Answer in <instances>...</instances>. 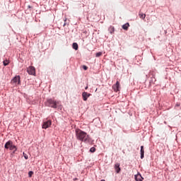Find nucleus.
<instances>
[{
	"mask_svg": "<svg viewBox=\"0 0 181 181\" xmlns=\"http://www.w3.org/2000/svg\"><path fill=\"white\" fill-rule=\"evenodd\" d=\"M76 135L77 139L79 141H81L82 142H90V136H88L87 133L83 132L81 129H76Z\"/></svg>",
	"mask_w": 181,
	"mask_h": 181,
	"instance_id": "nucleus-1",
	"label": "nucleus"
},
{
	"mask_svg": "<svg viewBox=\"0 0 181 181\" xmlns=\"http://www.w3.org/2000/svg\"><path fill=\"white\" fill-rule=\"evenodd\" d=\"M57 105H59V102H56V100L49 99L47 101V106L51 107V108H57Z\"/></svg>",
	"mask_w": 181,
	"mask_h": 181,
	"instance_id": "nucleus-2",
	"label": "nucleus"
},
{
	"mask_svg": "<svg viewBox=\"0 0 181 181\" xmlns=\"http://www.w3.org/2000/svg\"><path fill=\"white\" fill-rule=\"evenodd\" d=\"M51 126H52V120H47V121L43 122L42 129H47V128H49V127H51Z\"/></svg>",
	"mask_w": 181,
	"mask_h": 181,
	"instance_id": "nucleus-3",
	"label": "nucleus"
},
{
	"mask_svg": "<svg viewBox=\"0 0 181 181\" xmlns=\"http://www.w3.org/2000/svg\"><path fill=\"white\" fill-rule=\"evenodd\" d=\"M27 71L28 73V74H30V76H35V73H36V70L35 69V67L33 66H30L28 68Z\"/></svg>",
	"mask_w": 181,
	"mask_h": 181,
	"instance_id": "nucleus-4",
	"label": "nucleus"
},
{
	"mask_svg": "<svg viewBox=\"0 0 181 181\" xmlns=\"http://www.w3.org/2000/svg\"><path fill=\"white\" fill-rule=\"evenodd\" d=\"M12 84H21V76H17L13 78V79L11 81Z\"/></svg>",
	"mask_w": 181,
	"mask_h": 181,
	"instance_id": "nucleus-5",
	"label": "nucleus"
},
{
	"mask_svg": "<svg viewBox=\"0 0 181 181\" xmlns=\"http://www.w3.org/2000/svg\"><path fill=\"white\" fill-rule=\"evenodd\" d=\"M112 89L115 93H118L119 91V81H117L116 84L112 86Z\"/></svg>",
	"mask_w": 181,
	"mask_h": 181,
	"instance_id": "nucleus-6",
	"label": "nucleus"
},
{
	"mask_svg": "<svg viewBox=\"0 0 181 181\" xmlns=\"http://www.w3.org/2000/svg\"><path fill=\"white\" fill-rule=\"evenodd\" d=\"M12 145H13V142H12V141L9 140L8 141H7L5 144L4 148H5V149H10L11 147L12 146Z\"/></svg>",
	"mask_w": 181,
	"mask_h": 181,
	"instance_id": "nucleus-7",
	"label": "nucleus"
},
{
	"mask_svg": "<svg viewBox=\"0 0 181 181\" xmlns=\"http://www.w3.org/2000/svg\"><path fill=\"white\" fill-rule=\"evenodd\" d=\"M91 95V93H88L87 92H83L82 93V97H83V101H87V99L88 98V97H90Z\"/></svg>",
	"mask_w": 181,
	"mask_h": 181,
	"instance_id": "nucleus-8",
	"label": "nucleus"
},
{
	"mask_svg": "<svg viewBox=\"0 0 181 181\" xmlns=\"http://www.w3.org/2000/svg\"><path fill=\"white\" fill-rule=\"evenodd\" d=\"M134 179L136 181H142L144 180V177H142V175H141V173H138L137 175H134Z\"/></svg>",
	"mask_w": 181,
	"mask_h": 181,
	"instance_id": "nucleus-9",
	"label": "nucleus"
},
{
	"mask_svg": "<svg viewBox=\"0 0 181 181\" xmlns=\"http://www.w3.org/2000/svg\"><path fill=\"white\" fill-rule=\"evenodd\" d=\"M115 170L117 173H119V172H121V168H119V163H117L115 165Z\"/></svg>",
	"mask_w": 181,
	"mask_h": 181,
	"instance_id": "nucleus-10",
	"label": "nucleus"
},
{
	"mask_svg": "<svg viewBox=\"0 0 181 181\" xmlns=\"http://www.w3.org/2000/svg\"><path fill=\"white\" fill-rule=\"evenodd\" d=\"M141 159H144V155L145 153V151L144 150V146H141Z\"/></svg>",
	"mask_w": 181,
	"mask_h": 181,
	"instance_id": "nucleus-11",
	"label": "nucleus"
},
{
	"mask_svg": "<svg viewBox=\"0 0 181 181\" xmlns=\"http://www.w3.org/2000/svg\"><path fill=\"white\" fill-rule=\"evenodd\" d=\"M129 28V23H125L124 25H122V29L124 30H128V28Z\"/></svg>",
	"mask_w": 181,
	"mask_h": 181,
	"instance_id": "nucleus-12",
	"label": "nucleus"
},
{
	"mask_svg": "<svg viewBox=\"0 0 181 181\" xmlns=\"http://www.w3.org/2000/svg\"><path fill=\"white\" fill-rule=\"evenodd\" d=\"M72 47L73 49H74V50H78V44H77L76 42H74L72 45Z\"/></svg>",
	"mask_w": 181,
	"mask_h": 181,
	"instance_id": "nucleus-13",
	"label": "nucleus"
},
{
	"mask_svg": "<svg viewBox=\"0 0 181 181\" xmlns=\"http://www.w3.org/2000/svg\"><path fill=\"white\" fill-rule=\"evenodd\" d=\"M17 149L16 146L13 144L10 147V151H13V153L16 152Z\"/></svg>",
	"mask_w": 181,
	"mask_h": 181,
	"instance_id": "nucleus-14",
	"label": "nucleus"
},
{
	"mask_svg": "<svg viewBox=\"0 0 181 181\" xmlns=\"http://www.w3.org/2000/svg\"><path fill=\"white\" fill-rule=\"evenodd\" d=\"M139 16L141 19H145L146 17V14H144L143 13H139Z\"/></svg>",
	"mask_w": 181,
	"mask_h": 181,
	"instance_id": "nucleus-15",
	"label": "nucleus"
},
{
	"mask_svg": "<svg viewBox=\"0 0 181 181\" xmlns=\"http://www.w3.org/2000/svg\"><path fill=\"white\" fill-rule=\"evenodd\" d=\"M3 64L4 66H8V64H9V60L6 59L3 62Z\"/></svg>",
	"mask_w": 181,
	"mask_h": 181,
	"instance_id": "nucleus-16",
	"label": "nucleus"
},
{
	"mask_svg": "<svg viewBox=\"0 0 181 181\" xmlns=\"http://www.w3.org/2000/svg\"><path fill=\"white\" fill-rule=\"evenodd\" d=\"M96 57H100V56H103V52H98L96 53Z\"/></svg>",
	"mask_w": 181,
	"mask_h": 181,
	"instance_id": "nucleus-17",
	"label": "nucleus"
},
{
	"mask_svg": "<svg viewBox=\"0 0 181 181\" xmlns=\"http://www.w3.org/2000/svg\"><path fill=\"white\" fill-rule=\"evenodd\" d=\"M90 152H92V153L95 152V148H94V147L90 148Z\"/></svg>",
	"mask_w": 181,
	"mask_h": 181,
	"instance_id": "nucleus-18",
	"label": "nucleus"
},
{
	"mask_svg": "<svg viewBox=\"0 0 181 181\" xmlns=\"http://www.w3.org/2000/svg\"><path fill=\"white\" fill-rule=\"evenodd\" d=\"M23 155L25 159L28 160L29 158V157H28V154L23 153Z\"/></svg>",
	"mask_w": 181,
	"mask_h": 181,
	"instance_id": "nucleus-19",
	"label": "nucleus"
},
{
	"mask_svg": "<svg viewBox=\"0 0 181 181\" xmlns=\"http://www.w3.org/2000/svg\"><path fill=\"white\" fill-rule=\"evenodd\" d=\"M33 175V171H29L28 177H30Z\"/></svg>",
	"mask_w": 181,
	"mask_h": 181,
	"instance_id": "nucleus-20",
	"label": "nucleus"
},
{
	"mask_svg": "<svg viewBox=\"0 0 181 181\" xmlns=\"http://www.w3.org/2000/svg\"><path fill=\"white\" fill-rule=\"evenodd\" d=\"M83 70H88V67L86 65L83 66Z\"/></svg>",
	"mask_w": 181,
	"mask_h": 181,
	"instance_id": "nucleus-21",
	"label": "nucleus"
},
{
	"mask_svg": "<svg viewBox=\"0 0 181 181\" xmlns=\"http://www.w3.org/2000/svg\"><path fill=\"white\" fill-rule=\"evenodd\" d=\"M88 88V86H86V88H85V90H87Z\"/></svg>",
	"mask_w": 181,
	"mask_h": 181,
	"instance_id": "nucleus-22",
	"label": "nucleus"
},
{
	"mask_svg": "<svg viewBox=\"0 0 181 181\" xmlns=\"http://www.w3.org/2000/svg\"><path fill=\"white\" fill-rule=\"evenodd\" d=\"M112 32H114V28H112Z\"/></svg>",
	"mask_w": 181,
	"mask_h": 181,
	"instance_id": "nucleus-23",
	"label": "nucleus"
},
{
	"mask_svg": "<svg viewBox=\"0 0 181 181\" xmlns=\"http://www.w3.org/2000/svg\"><path fill=\"white\" fill-rule=\"evenodd\" d=\"M100 181H105L104 180H101Z\"/></svg>",
	"mask_w": 181,
	"mask_h": 181,
	"instance_id": "nucleus-24",
	"label": "nucleus"
},
{
	"mask_svg": "<svg viewBox=\"0 0 181 181\" xmlns=\"http://www.w3.org/2000/svg\"><path fill=\"white\" fill-rule=\"evenodd\" d=\"M28 8H30V6H28Z\"/></svg>",
	"mask_w": 181,
	"mask_h": 181,
	"instance_id": "nucleus-25",
	"label": "nucleus"
},
{
	"mask_svg": "<svg viewBox=\"0 0 181 181\" xmlns=\"http://www.w3.org/2000/svg\"><path fill=\"white\" fill-rule=\"evenodd\" d=\"M95 91H97V89L95 90Z\"/></svg>",
	"mask_w": 181,
	"mask_h": 181,
	"instance_id": "nucleus-26",
	"label": "nucleus"
}]
</instances>
